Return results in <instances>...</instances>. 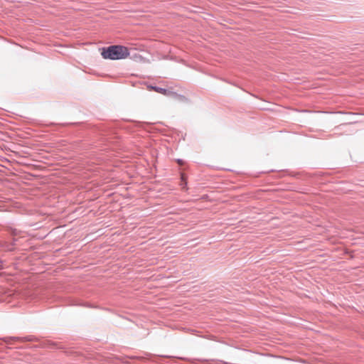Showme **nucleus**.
<instances>
[{
	"label": "nucleus",
	"instance_id": "2",
	"mask_svg": "<svg viewBox=\"0 0 364 364\" xmlns=\"http://www.w3.org/2000/svg\"><path fill=\"white\" fill-rule=\"evenodd\" d=\"M6 344L11 345L13 341H18L21 342L24 341H33L35 340V338L32 336H25V337H16V336H7L0 338Z\"/></svg>",
	"mask_w": 364,
	"mask_h": 364
},
{
	"label": "nucleus",
	"instance_id": "5",
	"mask_svg": "<svg viewBox=\"0 0 364 364\" xmlns=\"http://www.w3.org/2000/svg\"><path fill=\"white\" fill-rule=\"evenodd\" d=\"M181 180H182V183H181V186H182V188H183L185 186H186L187 185V183L186 181H185V177H184V175L182 174L181 175Z\"/></svg>",
	"mask_w": 364,
	"mask_h": 364
},
{
	"label": "nucleus",
	"instance_id": "3",
	"mask_svg": "<svg viewBox=\"0 0 364 364\" xmlns=\"http://www.w3.org/2000/svg\"><path fill=\"white\" fill-rule=\"evenodd\" d=\"M151 89H153L156 92H157L159 93H161V94H163V95H166L167 92H168L166 89L162 88V87H157V86H152Z\"/></svg>",
	"mask_w": 364,
	"mask_h": 364
},
{
	"label": "nucleus",
	"instance_id": "7",
	"mask_svg": "<svg viewBox=\"0 0 364 364\" xmlns=\"http://www.w3.org/2000/svg\"><path fill=\"white\" fill-rule=\"evenodd\" d=\"M177 163L180 165L183 164V161L181 159H177Z\"/></svg>",
	"mask_w": 364,
	"mask_h": 364
},
{
	"label": "nucleus",
	"instance_id": "6",
	"mask_svg": "<svg viewBox=\"0 0 364 364\" xmlns=\"http://www.w3.org/2000/svg\"><path fill=\"white\" fill-rule=\"evenodd\" d=\"M18 240L17 238L14 237L13 240H12V242H11V245L12 246L16 245Z\"/></svg>",
	"mask_w": 364,
	"mask_h": 364
},
{
	"label": "nucleus",
	"instance_id": "1",
	"mask_svg": "<svg viewBox=\"0 0 364 364\" xmlns=\"http://www.w3.org/2000/svg\"><path fill=\"white\" fill-rule=\"evenodd\" d=\"M129 54V48L122 45H112L101 49L102 57L112 60L125 59Z\"/></svg>",
	"mask_w": 364,
	"mask_h": 364
},
{
	"label": "nucleus",
	"instance_id": "4",
	"mask_svg": "<svg viewBox=\"0 0 364 364\" xmlns=\"http://www.w3.org/2000/svg\"><path fill=\"white\" fill-rule=\"evenodd\" d=\"M9 232L12 236L15 237L19 234L20 231L14 228H10Z\"/></svg>",
	"mask_w": 364,
	"mask_h": 364
}]
</instances>
